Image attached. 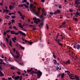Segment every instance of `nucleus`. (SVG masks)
<instances>
[{
  "label": "nucleus",
  "instance_id": "dca6fc26",
  "mask_svg": "<svg viewBox=\"0 0 80 80\" xmlns=\"http://www.w3.org/2000/svg\"><path fill=\"white\" fill-rule=\"evenodd\" d=\"M74 79H76V80H80L79 79V77L77 75L75 76Z\"/></svg>",
  "mask_w": 80,
  "mask_h": 80
},
{
  "label": "nucleus",
  "instance_id": "f704fd0d",
  "mask_svg": "<svg viewBox=\"0 0 80 80\" xmlns=\"http://www.w3.org/2000/svg\"><path fill=\"white\" fill-rule=\"evenodd\" d=\"M58 43L59 45H60V46L62 47L63 44H62V43H61L60 42H58Z\"/></svg>",
  "mask_w": 80,
  "mask_h": 80
},
{
  "label": "nucleus",
  "instance_id": "0eeeda50",
  "mask_svg": "<svg viewBox=\"0 0 80 80\" xmlns=\"http://www.w3.org/2000/svg\"><path fill=\"white\" fill-rule=\"evenodd\" d=\"M60 13V10L57 9V10L54 11V12L53 13V14L55 15H57V14Z\"/></svg>",
  "mask_w": 80,
  "mask_h": 80
},
{
  "label": "nucleus",
  "instance_id": "b1692460",
  "mask_svg": "<svg viewBox=\"0 0 80 80\" xmlns=\"http://www.w3.org/2000/svg\"><path fill=\"white\" fill-rule=\"evenodd\" d=\"M61 77L62 78H64V76L65 75V73H63L62 74H61Z\"/></svg>",
  "mask_w": 80,
  "mask_h": 80
},
{
  "label": "nucleus",
  "instance_id": "864d4df0",
  "mask_svg": "<svg viewBox=\"0 0 80 80\" xmlns=\"http://www.w3.org/2000/svg\"><path fill=\"white\" fill-rule=\"evenodd\" d=\"M8 11H9V10L8 9H6V13H8Z\"/></svg>",
  "mask_w": 80,
  "mask_h": 80
},
{
  "label": "nucleus",
  "instance_id": "de8ad7c7",
  "mask_svg": "<svg viewBox=\"0 0 80 80\" xmlns=\"http://www.w3.org/2000/svg\"><path fill=\"white\" fill-rule=\"evenodd\" d=\"M20 48H22V49H25V48H24V47H22V46L20 45Z\"/></svg>",
  "mask_w": 80,
  "mask_h": 80
},
{
  "label": "nucleus",
  "instance_id": "bf43d9fd",
  "mask_svg": "<svg viewBox=\"0 0 80 80\" xmlns=\"http://www.w3.org/2000/svg\"><path fill=\"white\" fill-rule=\"evenodd\" d=\"M11 17H12V18H15L16 17L15 16H12Z\"/></svg>",
  "mask_w": 80,
  "mask_h": 80
},
{
  "label": "nucleus",
  "instance_id": "6e6d98bb",
  "mask_svg": "<svg viewBox=\"0 0 80 80\" xmlns=\"http://www.w3.org/2000/svg\"><path fill=\"white\" fill-rule=\"evenodd\" d=\"M47 28V30H48V24H46Z\"/></svg>",
  "mask_w": 80,
  "mask_h": 80
},
{
  "label": "nucleus",
  "instance_id": "e433bc0d",
  "mask_svg": "<svg viewBox=\"0 0 80 80\" xmlns=\"http://www.w3.org/2000/svg\"><path fill=\"white\" fill-rule=\"evenodd\" d=\"M11 34H14L15 31H11Z\"/></svg>",
  "mask_w": 80,
  "mask_h": 80
},
{
  "label": "nucleus",
  "instance_id": "a878e982",
  "mask_svg": "<svg viewBox=\"0 0 80 80\" xmlns=\"http://www.w3.org/2000/svg\"><path fill=\"white\" fill-rule=\"evenodd\" d=\"M73 59H74L75 60L77 61V60H78V58H77V57L76 56H75L74 58L73 57Z\"/></svg>",
  "mask_w": 80,
  "mask_h": 80
},
{
  "label": "nucleus",
  "instance_id": "6e6552de",
  "mask_svg": "<svg viewBox=\"0 0 80 80\" xmlns=\"http://www.w3.org/2000/svg\"><path fill=\"white\" fill-rule=\"evenodd\" d=\"M38 11L37 12H36V15L37 16H39V14H40V9L41 8H38Z\"/></svg>",
  "mask_w": 80,
  "mask_h": 80
},
{
  "label": "nucleus",
  "instance_id": "72a5a7b5",
  "mask_svg": "<svg viewBox=\"0 0 80 80\" xmlns=\"http://www.w3.org/2000/svg\"><path fill=\"white\" fill-rule=\"evenodd\" d=\"M10 53H11V54L12 55V56L13 57H14V58H15V56H14V55H13V52L11 51L10 52Z\"/></svg>",
  "mask_w": 80,
  "mask_h": 80
},
{
  "label": "nucleus",
  "instance_id": "5fc2aeb1",
  "mask_svg": "<svg viewBox=\"0 0 80 80\" xmlns=\"http://www.w3.org/2000/svg\"><path fill=\"white\" fill-rule=\"evenodd\" d=\"M53 57L55 58V59H57V58H56V56L55 55H53Z\"/></svg>",
  "mask_w": 80,
  "mask_h": 80
},
{
  "label": "nucleus",
  "instance_id": "58836bf2",
  "mask_svg": "<svg viewBox=\"0 0 80 80\" xmlns=\"http://www.w3.org/2000/svg\"><path fill=\"white\" fill-rule=\"evenodd\" d=\"M6 39L7 42H8V43L9 42V41L8 40V38H6Z\"/></svg>",
  "mask_w": 80,
  "mask_h": 80
},
{
  "label": "nucleus",
  "instance_id": "69168bd1",
  "mask_svg": "<svg viewBox=\"0 0 80 80\" xmlns=\"http://www.w3.org/2000/svg\"><path fill=\"white\" fill-rule=\"evenodd\" d=\"M12 78L11 77H9L8 78V80H12Z\"/></svg>",
  "mask_w": 80,
  "mask_h": 80
},
{
  "label": "nucleus",
  "instance_id": "bb28decb",
  "mask_svg": "<svg viewBox=\"0 0 80 80\" xmlns=\"http://www.w3.org/2000/svg\"><path fill=\"white\" fill-rule=\"evenodd\" d=\"M9 8L10 10H11L12 9V6L11 5H9Z\"/></svg>",
  "mask_w": 80,
  "mask_h": 80
},
{
  "label": "nucleus",
  "instance_id": "f257e3e1",
  "mask_svg": "<svg viewBox=\"0 0 80 80\" xmlns=\"http://www.w3.org/2000/svg\"><path fill=\"white\" fill-rule=\"evenodd\" d=\"M35 72L36 74H37V78H40V77H41V76H42V72L40 71V70H38L37 72Z\"/></svg>",
  "mask_w": 80,
  "mask_h": 80
},
{
  "label": "nucleus",
  "instance_id": "e2e57ef3",
  "mask_svg": "<svg viewBox=\"0 0 80 80\" xmlns=\"http://www.w3.org/2000/svg\"><path fill=\"white\" fill-rule=\"evenodd\" d=\"M7 37L8 38H10V35H8V34H7Z\"/></svg>",
  "mask_w": 80,
  "mask_h": 80
},
{
  "label": "nucleus",
  "instance_id": "c85d7f7f",
  "mask_svg": "<svg viewBox=\"0 0 80 80\" xmlns=\"http://www.w3.org/2000/svg\"><path fill=\"white\" fill-rule=\"evenodd\" d=\"M53 63H57V60H56V59H53Z\"/></svg>",
  "mask_w": 80,
  "mask_h": 80
},
{
  "label": "nucleus",
  "instance_id": "f03ea898",
  "mask_svg": "<svg viewBox=\"0 0 80 80\" xmlns=\"http://www.w3.org/2000/svg\"><path fill=\"white\" fill-rule=\"evenodd\" d=\"M33 20H34V23H36V24H38V23L40 22V19L39 18H37L36 17L33 18Z\"/></svg>",
  "mask_w": 80,
  "mask_h": 80
},
{
  "label": "nucleus",
  "instance_id": "a211bd4d",
  "mask_svg": "<svg viewBox=\"0 0 80 80\" xmlns=\"http://www.w3.org/2000/svg\"><path fill=\"white\" fill-rule=\"evenodd\" d=\"M20 31H18V32H14V35H18L19 33H20Z\"/></svg>",
  "mask_w": 80,
  "mask_h": 80
},
{
  "label": "nucleus",
  "instance_id": "338daca9",
  "mask_svg": "<svg viewBox=\"0 0 80 80\" xmlns=\"http://www.w3.org/2000/svg\"><path fill=\"white\" fill-rule=\"evenodd\" d=\"M67 74L68 75H69L70 74V72H67Z\"/></svg>",
  "mask_w": 80,
  "mask_h": 80
},
{
  "label": "nucleus",
  "instance_id": "2eb2a0df",
  "mask_svg": "<svg viewBox=\"0 0 80 80\" xmlns=\"http://www.w3.org/2000/svg\"><path fill=\"white\" fill-rule=\"evenodd\" d=\"M12 40L13 41V42H14V43H15V42H16L15 41H17V38H16V37H14L13 38H12Z\"/></svg>",
  "mask_w": 80,
  "mask_h": 80
},
{
  "label": "nucleus",
  "instance_id": "cd10ccee",
  "mask_svg": "<svg viewBox=\"0 0 80 80\" xmlns=\"http://www.w3.org/2000/svg\"><path fill=\"white\" fill-rule=\"evenodd\" d=\"M68 54H69V56H70V57H71L72 58V59H73V55L70 53H68Z\"/></svg>",
  "mask_w": 80,
  "mask_h": 80
},
{
  "label": "nucleus",
  "instance_id": "3c124183",
  "mask_svg": "<svg viewBox=\"0 0 80 80\" xmlns=\"http://www.w3.org/2000/svg\"><path fill=\"white\" fill-rule=\"evenodd\" d=\"M11 3L12 5H15V2H11Z\"/></svg>",
  "mask_w": 80,
  "mask_h": 80
},
{
  "label": "nucleus",
  "instance_id": "5701e85b",
  "mask_svg": "<svg viewBox=\"0 0 80 80\" xmlns=\"http://www.w3.org/2000/svg\"><path fill=\"white\" fill-rule=\"evenodd\" d=\"M76 47H77V49H78V50H79V49H80V45L79 44H78L77 45Z\"/></svg>",
  "mask_w": 80,
  "mask_h": 80
},
{
  "label": "nucleus",
  "instance_id": "680f3d73",
  "mask_svg": "<svg viewBox=\"0 0 80 80\" xmlns=\"http://www.w3.org/2000/svg\"><path fill=\"white\" fill-rule=\"evenodd\" d=\"M6 34H7V33L5 31L4 32L3 35H4V36H5V35H6Z\"/></svg>",
  "mask_w": 80,
  "mask_h": 80
},
{
  "label": "nucleus",
  "instance_id": "c756f323",
  "mask_svg": "<svg viewBox=\"0 0 80 80\" xmlns=\"http://www.w3.org/2000/svg\"><path fill=\"white\" fill-rule=\"evenodd\" d=\"M2 9L3 10V12H2V13L6 12V9H3V8H2Z\"/></svg>",
  "mask_w": 80,
  "mask_h": 80
},
{
  "label": "nucleus",
  "instance_id": "9b49d317",
  "mask_svg": "<svg viewBox=\"0 0 80 80\" xmlns=\"http://www.w3.org/2000/svg\"><path fill=\"white\" fill-rule=\"evenodd\" d=\"M44 25L43 22H42L40 23V24L38 25V26L40 27V28H42L43 26Z\"/></svg>",
  "mask_w": 80,
  "mask_h": 80
},
{
  "label": "nucleus",
  "instance_id": "37998d69",
  "mask_svg": "<svg viewBox=\"0 0 80 80\" xmlns=\"http://www.w3.org/2000/svg\"><path fill=\"white\" fill-rule=\"evenodd\" d=\"M17 73L18 75H21V73L19 71H17Z\"/></svg>",
  "mask_w": 80,
  "mask_h": 80
},
{
  "label": "nucleus",
  "instance_id": "052dcab7",
  "mask_svg": "<svg viewBox=\"0 0 80 80\" xmlns=\"http://www.w3.org/2000/svg\"><path fill=\"white\" fill-rule=\"evenodd\" d=\"M22 76H21L20 77L19 80H22Z\"/></svg>",
  "mask_w": 80,
  "mask_h": 80
},
{
  "label": "nucleus",
  "instance_id": "f3484780",
  "mask_svg": "<svg viewBox=\"0 0 80 80\" xmlns=\"http://www.w3.org/2000/svg\"><path fill=\"white\" fill-rule=\"evenodd\" d=\"M20 34H21V35H22L23 36H26V34L25 33L23 32H22L20 31Z\"/></svg>",
  "mask_w": 80,
  "mask_h": 80
},
{
  "label": "nucleus",
  "instance_id": "49530a36",
  "mask_svg": "<svg viewBox=\"0 0 80 80\" xmlns=\"http://www.w3.org/2000/svg\"><path fill=\"white\" fill-rule=\"evenodd\" d=\"M12 50H13L14 53H15V52L16 51H15V50H16V48H13Z\"/></svg>",
  "mask_w": 80,
  "mask_h": 80
},
{
  "label": "nucleus",
  "instance_id": "09e8293b",
  "mask_svg": "<svg viewBox=\"0 0 80 80\" xmlns=\"http://www.w3.org/2000/svg\"><path fill=\"white\" fill-rule=\"evenodd\" d=\"M2 64L3 65H5V63H4L0 62V65H2Z\"/></svg>",
  "mask_w": 80,
  "mask_h": 80
},
{
  "label": "nucleus",
  "instance_id": "20e7f679",
  "mask_svg": "<svg viewBox=\"0 0 80 80\" xmlns=\"http://www.w3.org/2000/svg\"><path fill=\"white\" fill-rule=\"evenodd\" d=\"M34 7L35 6L33 5V4H30L29 8L30 10L31 11V12H33V11H32V8H34Z\"/></svg>",
  "mask_w": 80,
  "mask_h": 80
},
{
  "label": "nucleus",
  "instance_id": "c03bdc74",
  "mask_svg": "<svg viewBox=\"0 0 80 80\" xmlns=\"http://www.w3.org/2000/svg\"><path fill=\"white\" fill-rule=\"evenodd\" d=\"M40 18H43V14H42L41 16L39 17Z\"/></svg>",
  "mask_w": 80,
  "mask_h": 80
},
{
  "label": "nucleus",
  "instance_id": "79ce46f5",
  "mask_svg": "<svg viewBox=\"0 0 80 80\" xmlns=\"http://www.w3.org/2000/svg\"><path fill=\"white\" fill-rule=\"evenodd\" d=\"M61 73H60L59 74H58L57 76L58 78V77H60L61 76Z\"/></svg>",
  "mask_w": 80,
  "mask_h": 80
},
{
  "label": "nucleus",
  "instance_id": "774afa93",
  "mask_svg": "<svg viewBox=\"0 0 80 80\" xmlns=\"http://www.w3.org/2000/svg\"><path fill=\"white\" fill-rule=\"evenodd\" d=\"M62 40H63V39H65V37L62 36L61 38Z\"/></svg>",
  "mask_w": 80,
  "mask_h": 80
},
{
  "label": "nucleus",
  "instance_id": "c9c22d12",
  "mask_svg": "<svg viewBox=\"0 0 80 80\" xmlns=\"http://www.w3.org/2000/svg\"><path fill=\"white\" fill-rule=\"evenodd\" d=\"M42 14H43V13L45 12V9L44 8H43L42 9Z\"/></svg>",
  "mask_w": 80,
  "mask_h": 80
},
{
  "label": "nucleus",
  "instance_id": "13d9d810",
  "mask_svg": "<svg viewBox=\"0 0 80 80\" xmlns=\"http://www.w3.org/2000/svg\"><path fill=\"white\" fill-rule=\"evenodd\" d=\"M19 7H23V5L22 4L19 5H18Z\"/></svg>",
  "mask_w": 80,
  "mask_h": 80
},
{
  "label": "nucleus",
  "instance_id": "0e129e2a",
  "mask_svg": "<svg viewBox=\"0 0 80 80\" xmlns=\"http://www.w3.org/2000/svg\"><path fill=\"white\" fill-rule=\"evenodd\" d=\"M2 65H0V69H1V70H2Z\"/></svg>",
  "mask_w": 80,
  "mask_h": 80
},
{
  "label": "nucleus",
  "instance_id": "ea45409f",
  "mask_svg": "<svg viewBox=\"0 0 80 80\" xmlns=\"http://www.w3.org/2000/svg\"><path fill=\"white\" fill-rule=\"evenodd\" d=\"M13 28H14V29H15V30H18V29H17V28L16 27V26H13Z\"/></svg>",
  "mask_w": 80,
  "mask_h": 80
},
{
  "label": "nucleus",
  "instance_id": "412c9836",
  "mask_svg": "<svg viewBox=\"0 0 80 80\" xmlns=\"http://www.w3.org/2000/svg\"><path fill=\"white\" fill-rule=\"evenodd\" d=\"M18 24L19 25V27H21V28H22V29H24V28H23V27L22 25V24H20V23H18Z\"/></svg>",
  "mask_w": 80,
  "mask_h": 80
},
{
  "label": "nucleus",
  "instance_id": "4be33fe9",
  "mask_svg": "<svg viewBox=\"0 0 80 80\" xmlns=\"http://www.w3.org/2000/svg\"><path fill=\"white\" fill-rule=\"evenodd\" d=\"M32 72L30 69H27V73H28L29 74H30V73Z\"/></svg>",
  "mask_w": 80,
  "mask_h": 80
},
{
  "label": "nucleus",
  "instance_id": "a18cd8bd",
  "mask_svg": "<svg viewBox=\"0 0 80 80\" xmlns=\"http://www.w3.org/2000/svg\"><path fill=\"white\" fill-rule=\"evenodd\" d=\"M11 21L12 23H15V20L14 19H12L11 20Z\"/></svg>",
  "mask_w": 80,
  "mask_h": 80
},
{
  "label": "nucleus",
  "instance_id": "4c0bfd02",
  "mask_svg": "<svg viewBox=\"0 0 80 80\" xmlns=\"http://www.w3.org/2000/svg\"><path fill=\"white\" fill-rule=\"evenodd\" d=\"M5 16L6 17H5V18H6V19H8V18H9V16H7V15H5Z\"/></svg>",
  "mask_w": 80,
  "mask_h": 80
},
{
  "label": "nucleus",
  "instance_id": "7ed1b4c3",
  "mask_svg": "<svg viewBox=\"0 0 80 80\" xmlns=\"http://www.w3.org/2000/svg\"><path fill=\"white\" fill-rule=\"evenodd\" d=\"M15 52L16 53V54H17V55H15L14 56L15 58H19L20 56V54L19 53V52H18L17 51H16Z\"/></svg>",
  "mask_w": 80,
  "mask_h": 80
},
{
  "label": "nucleus",
  "instance_id": "4468645a",
  "mask_svg": "<svg viewBox=\"0 0 80 80\" xmlns=\"http://www.w3.org/2000/svg\"><path fill=\"white\" fill-rule=\"evenodd\" d=\"M55 40L56 42H57L58 43L60 42H61L62 41H61V39L58 38V39H55Z\"/></svg>",
  "mask_w": 80,
  "mask_h": 80
},
{
  "label": "nucleus",
  "instance_id": "9d476101",
  "mask_svg": "<svg viewBox=\"0 0 80 80\" xmlns=\"http://www.w3.org/2000/svg\"><path fill=\"white\" fill-rule=\"evenodd\" d=\"M35 8H36V7L34 6V8L31 9L32 10L33 12H32V13L34 12L35 13V15H36V11H35Z\"/></svg>",
  "mask_w": 80,
  "mask_h": 80
},
{
  "label": "nucleus",
  "instance_id": "f8f14e48",
  "mask_svg": "<svg viewBox=\"0 0 80 80\" xmlns=\"http://www.w3.org/2000/svg\"><path fill=\"white\" fill-rule=\"evenodd\" d=\"M25 43H29L30 45H32V44H33V42H30L27 41V40H25Z\"/></svg>",
  "mask_w": 80,
  "mask_h": 80
},
{
  "label": "nucleus",
  "instance_id": "1a4fd4ad",
  "mask_svg": "<svg viewBox=\"0 0 80 80\" xmlns=\"http://www.w3.org/2000/svg\"><path fill=\"white\" fill-rule=\"evenodd\" d=\"M79 0L80 1V0H76L75 3V5H78L79 4H80V2H79Z\"/></svg>",
  "mask_w": 80,
  "mask_h": 80
},
{
  "label": "nucleus",
  "instance_id": "393cba45",
  "mask_svg": "<svg viewBox=\"0 0 80 80\" xmlns=\"http://www.w3.org/2000/svg\"><path fill=\"white\" fill-rule=\"evenodd\" d=\"M0 76L1 77L4 76V74H3V72L1 71H0Z\"/></svg>",
  "mask_w": 80,
  "mask_h": 80
},
{
  "label": "nucleus",
  "instance_id": "aec40b11",
  "mask_svg": "<svg viewBox=\"0 0 80 80\" xmlns=\"http://www.w3.org/2000/svg\"><path fill=\"white\" fill-rule=\"evenodd\" d=\"M35 72H36L34 71H32V72H30V75H32V76H33V73H35Z\"/></svg>",
  "mask_w": 80,
  "mask_h": 80
},
{
  "label": "nucleus",
  "instance_id": "2f4dec72",
  "mask_svg": "<svg viewBox=\"0 0 80 80\" xmlns=\"http://www.w3.org/2000/svg\"><path fill=\"white\" fill-rule=\"evenodd\" d=\"M9 45L11 47H12V41H10L9 42Z\"/></svg>",
  "mask_w": 80,
  "mask_h": 80
},
{
  "label": "nucleus",
  "instance_id": "ddd939ff",
  "mask_svg": "<svg viewBox=\"0 0 80 80\" xmlns=\"http://www.w3.org/2000/svg\"><path fill=\"white\" fill-rule=\"evenodd\" d=\"M64 63L65 65H68V64H70V60H68V61L65 62Z\"/></svg>",
  "mask_w": 80,
  "mask_h": 80
},
{
  "label": "nucleus",
  "instance_id": "603ef678",
  "mask_svg": "<svg viewBox=\"0 0 80 80\" xmlns=\"http://www.w3.org/2000/svg\"><path fill=\"white\" fill-rule=\"evenodd\" d=\"M15 68L13 67H11L10 68V69H11L12 70H15Z\"/></svg>",
  "mask_w": 80,
  "mask_h": 80
},
{
  "label": "nucleus",
  "instance_id": "39448f33",
  "mask_svg": "<svg viewBox=\"0 0 80 80\" xmlns=\"http://www.w3.org/2000/svg\"><path fill=\"white\" fill-rule=\"evenodd\" d=\"M18 14H20V16L21 17V18H22L23 20H25V19H24V18H25V16L22 15V13L20 12V11H18Z\"/></svg>",
  "mask_w": 80,
  "mask_h": 80
},
{
  "label": "nucleus",
  "instance_id": "6ab92c4d",
  "mask_svg": "<svg viewBox=\"0 0 80 80\" xmlns=\"http://www.w3.org/2000/svg\"><path fill=\"white\" fill-rule=\"evenodd\" d=\"M23 5L26 8H29V7H28V5H27L25 4H23Z\"/></svg>",
  "mask_w": 80,
  "mask_h": 80
},
{
  "label": "nucleus",
  "instance_id": "a19ab883",
  "mask_svg": "<svg viewBox=\"0 0 80 80\" xmlns=\"http://www.w3.org/2000/svg\"><path fill=\"white\" fill-rule=\"evenodd\" d=\"M16 46H18V47L19 46H20V45L18 43H16Z\"/></svg>",
  "mask_w": 80,
  "mask_h": 80
},
{
  "label": "nucleus",
  "instance_id": "4d7b16f0",
  "mask_svg": "<svg viewBox=\"0 0 80 80\" xmlns=\"http://www.w3.org/2000/svg\"><path fill=\"white\" fill-rule=\"evenodd\" d=\"M6 33H9L10 32V30H7L6 31Z\"/></svg>",
  "mask_w": 80,
  "mask_h": 80
},
{
  "label": "nucleus",
  "instance_id": "473e14b6",
  "mask_svg": "<svg viewBox=\"0 0 80 80\" xmlns=\"http://www.w3.org/2000/svg\"><path fill=\"white\" fill-rule=\"evenodd\" d=\"M59 35H60V33H58L56 39H58V37H59Z\"/></svg>",
  "mask_w": 80,
  "mask_h": 80
},
{
  "label": "nucleus",
  "instance_id": "8fccbe9b",
  "mask_svg": "<svg viewBox=\"0 0 80 80\" xmlns=\"http://www.w3.org/2000/svg\"><path fill=\"white\" fill-rule=\"evenodd\" d=\"M73 44V47H75V46L77 44V42H74Z\"/></svg>",
  "mask_w": 80,
  "mask_h": 80
},
{
  "label": "nucleus",
  "instance_id": "423d86ee",
  "mask_svg": "<svg viewBox=\"0 0 80 80\" xmlns=\"http://www.w3.org/2000/svg\"><path fill=\"white\" fill-rule=\"evenodd\" d=\"M15 76V75H13L12 77V78H14L15 79L14 80H18V79H19V78H20V76H18L14 77Z\"/></svg>",
  "mask_w": 80,
  "mask_h": 80
},
{
  "label": "nucleus",
  "instance_id": "7c9ffc66",
  "mask_svg": "<svg viewBox=\"0 0 80 80\" xmlns=\"http://www.w3.org/2000/svg\"><path fill=\"white\" fill-rule=\"evenodd\" d=\"M73 20H74L76 22H77V21H78V20L77 18H73Z\"/></svg>",
  "mask_w": 80,
  "mask_h": 80
}]
</instances>
